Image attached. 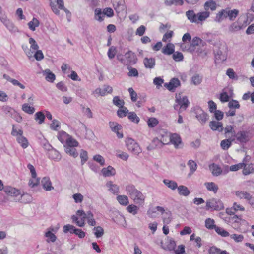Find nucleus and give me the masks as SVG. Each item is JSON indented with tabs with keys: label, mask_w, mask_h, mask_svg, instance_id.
Masks as SVG:
<instances>
[{
	"label": "nucleus",
	"mask_w": 254,
	"mask_h": 254,
	"mask_svg": "<svg viewBox=\"0 0 254 254\" xmlns=\"http://www.w3.org/2000/svg\"><path fill=\"white\" fill-rule=\"evenodd\" d=\"M127 193L133 200L134 203L138 205L144 204L145 196L133 185H128L126 187Z\"/></svg>",
	"instance_id": "1"
},
{
	"label": "nucleus",
	"mask_w": 254,
	"mask_h": 254,
	"mask_svg": "<svg viewBox=\"0 0 254 254\" xmlns=\"http://www.w3.org/2000/svg\"><path fill=\"white\" fill-rule=\"evenodd\" d=\"M224 208L223 202L219 199L213 198L207 200L206 203V209L207 210L211 209L219 211L223 209Z\"/></svg>",
	"instance_id": "2"
},
{
	"label": "nucleus",
	"mask_w": 254,
	"mask_h": 254,
	"mask_svg": "<svg viewBox=\"0 0 254 254\" xmlns=\"http://www.w3.org/2000/svg\"><path fill=\"white\" fill-rule=\"evenodd\" d=\"M87 217V213H85L82 210H79L76 212V215H73L72 216L71 219L77 226L82 227L85 224Z\"/></svg>",
	"instance_id": "3"
},
{
	"label": "nucleus",
	"mask_w": 254,
	"mask_h": 254,
	"mask_svg": "<svg viewBox=\"0 0 254 254\" xmlns=\"http://www.w3.org/2000/svg\"><path fill=\"white\" fill-rule=\"evenodd\" d=\"M126 145L128 150L135 155H138L142 152L139 144L131 138H127L126 139Z\"/></svg>",
	"instance_id": "4"
},
{
	"label": "nucleus",
	"mask_w": 254,
	"mask_h": 254,
	"mask_svg": "<svg viewBox=\"0 0 254 254\" xmlns=\"http://www.w3.org/2000/svg\"><path fill=\"white\" fill-rule=\"evenodd\" d=\"M50 6L53 12L56 14H59L60 10H64L66 13L69 11L64 8L63 0H49Z\"/></svg>",
	"instance_id": "5"
},
{
	"label": "nucleus",
	"mask_w": 254,
	"mask_h": 254,
	"mask_svg": "<svg viewBox=\"0 0 254 254\" xmlns=\"http://www.w3.org/2000/svg\"><path fill=\"white\" fill-rule=\"evenodd\" d=\"M11 134L13 136H17V141L19 144L23 148H26L28 147L29 143L25 137H24L23 134V131L21 129H19L17 130L15 128L14 125H13L12 130L11 132Z\"/></svg>",
	"instance_id": "6"
},
{
	"label": "nucleus",
	"mask_w": 254,
	"mask_h": 254,
	"mask_svg": "<svg viewBox=\"0 0 254 254\" xmlns=\"http://www.w3.org/2000/svg\"><path fill=\"white\" fill-rule=\"evenodd\" d=\"M175 101L177 104L174 105V108L175 110H178L179 108V114L181 113L182 110H185L190 103L187 96H183V97L180 96H176Z\"/></svg>",
	"instance_id": "7"
},
{
	"label": "nucleus",
	"mask_w": 254,
	"mask_h": 254,
	"mask_svg": "<svg viewBox=\"0 0 254 254\" xmlns=\"http://www.w3.org/2000/svg\"><path fill=\"white\" fill-rule=\"evenodd\" d=\"M215 61L216 63H219L227 59L226 47L225 46L219 47L214 51Z\"/></svg>",
	"instance_id": "8"
},
{
	"label": "nucleus",
	"mask_w": 254,
	"mask_h": 254,
	"mask_svg": "<svg viewBox=\"0 0 254 254\" xmlns=\"http://www.w3.org/2000/svg\"><path fill=\"white\" fill-rule=\"evenodd\" d=\"M22 47L25 53L29 59L34 57L36 60L41 61L44 58V55L41 50L38 49L35 51V52L34 54L35 51H31L27 46L23 45Z\"/></svg>",
	"instance_id": "9"
},
{
	"label": "nucleus",
	"mask_w": 254,
	"mask_h": 254,
	"mask_svg": "<svg viewBox=\"0 0 254 254\" xmlns=\"http://www.w3.org/2000/svg\"><path fill=\"white\" fill-rule=\"evenodd\" d=\"M196 118L202 125H203L208 121L209 116L199 107H196L194 109Z\"/></svg>",
	"instance_id": "10"
},
{
	"label": "nucleus",
	"mask_w": 254,
	"mask_h": 254,
	"mask_svg": "<svg viewBox=\"0 0 254 254\" xmlns=\"http://www.w3.org/2000/svg\"><path fill=\"white\" fill-rule=\"evenodd\" d=\"M95 19L99 21L103 20L105 16L111 17V8H107L102 11L100 8H97L95 10Z\"/></svg>",
	"instance_id": "11"
},
{
	"label": "nucleus",
	"mask_w": 254,
	"mask_h": 254,
	"mask_svg": "<svg viewBox=\"0 0 254 254\" xmlns=\"http://www.w3.org/2000/svg\"><path fill=\"white\" fill-rule=\"evenodd\" d=\"M125 60L123 61V64L130 66L134 64L137 60L136 55L131 51L127 52L125 55Z\"/></svg>",
	"instance_id": "12"
},
{
	"label": "nucleus",
	"mask_w": 254,
	"mask_h": 254,
	"mask_svg": "<svg viewBox=\"0 0 254 254\" xmlns=\"http://www.w3.org/2000/svg\"><path fill=\"white\" fill-rule=\"evenodd\" d=\"M240 143H246L251 138L249 132L247 131H240L237 133H234V137Z\"/></svg>",
	"instance_id": "13"
},
{
	"label": "nucleus",
	"mask_w": 254,
	"mask_h": 254,
	"mask_svg": "<svg viewBox=\"0 0 254 254\" xmlns=\"http://www.w3.org/2000/svg\"><path fill=\"white\" fill-rule=\"evenodd\" d=\"M180 81L177 78H173L169 83H165L164 86L170 91L174 92L176 88L180 86Z\"/></svg>",
	"instance_id": "14"
},
{
	"label": "nucleus",
	"mask_w": 254,
	"mask_h": 254,
	"mask_svg": "<svg viewBox=\"0 0 254 254\" xmlns=\"http://www.w3.org/2000/svg\"><path fill=\"white\" fill-rule=\"evenodd\" d=\"M235 195L240 199H245L249 201L250 203L251 200L252 199V195L248 192L242 190H238L235 192Z\"/></svg>",
	"instance_id": "15"
},
{
	"label": "nucleus",
	"mask_w": 254,
	"mask_h": 254,
	"mask_svg": "<svg viewBox=\"0 0 254 254\" xmlns=\"http://www.w3.org/2000/svg\"><path fill=\"white\" fill-rule=\"evenodd\" d=\"M4 190L7 195L12 197H17L21 195L20 190L11 187H5Z\"/></svg>",
	"instance_id": "16"
},
{
	"label": "nucleus",
	"mask_w": 254,
	"mask_h": 254,
	"mask_svg": "<svg viewBox=\"0 0 254 254\" xmlns=\"http://www.w3.org/2000/svg\"><path fill=\"white\" fill-rule=\"evenodd\" d=\"M166 243V246H163V243L161 242V247L164 250L169 251L175 250L176 244L173 239L167 238Z\"/></svg>",
	"instance_id": "17"
},
{
	"label": "nucleus",
	"mask_w": 254,
	"mask_h": 254,
	"mask_svg": "<svg viewBox=\"0 0 254 254\" xmlns=\"http://www.w3.org/2000/svg\"><path fill=\"white\" fill-rule=\"evenodd\" d=\"M209 127L213 131L218 130L219 132H222L223 130L222 123L218 121H211L209 123Z\"/></svg>",
	"instance_id": "18"
},
{
	"label": "nucleus",
	"mask_w": 254,
	"mask_h": 254,
	"mask_svg": "<svg viewBox=\"0 0 254 254\" xmlns=\"http://www.w3.org/2000/svg\"><path fill=\"white\" fill-rule=\"evenodd\" d=\"M212 174L214 176H218L223 173V171L221 167L215 163H213L209 166Z\"/></svg>",
	"instance_id": "19"
},
{
	"label": "nucleus",
	"mask_w": 254,
	"mask_h": 254,
	"mask_svg": "<svg viewBox=\"0 0 254 254\" xmlns=\"http://www.w3.org/2000/svg\"><path fill=\"white\" fill-rule=\"evenodd\" d=\"M42 185L43 188L47 191H50L54 189V187L52 185V182L49 177H44L42 179Z\"/></svg>",
	"instance_id": "20"
},
{
	"label": "nucleus",
	"mask_w": 254,
	"mask_h": 254,
	"mask_svg": "<svg viewBox=\"0 0 254 254\" xmlns=\"http://www.w3.org/2000/svg\"><path fill=\"white\" fill-rule=\"evenodd\" d=\"M204 8L205 10L208 11L209 10L215 11L217 8V4L216 1L213 0L206 1L204 4Z\"/></svg>",
	"instance_id": "21"
},
{
	"label": "nucleus",
	"mask_w": 254,
	"mask_h": 254,
	"mask_svg": "<svg viewBox=\"0 0 254 254\" xmlns=\"http://www.w3.org/2000/svg\"><path fill=\"white\" fill-rule=\"evenodd\" d=\"M175 51V46L171 43H168L162 49V52L165 55H170Z\"/></svg>",
	"instance_id": "22"
},
{
	"label": "nucleus",
	"mask_w": 254,
	"mask_h": 254,
	"mask_svg": "<svg viewBox=\"0 0 254 254\" xmlns=\"http://www.w3.org/2000/svg\"><path fill=\"white\" fill-rule=\"evenodd\" d=\"M188 19L191 23H197V14H195L193 10H189L186 12Z\"/></svg>",
	"instance_id": "23"
},
{
	"label": "nucleus",
	"mask_w": 254,
	"mask_h": 254,
	"mask_svg": "<svg viewBox=\"0 0 254 254\" xmlns=\"http://www.w3.org/2000/svg\"><path fill=\"white\" fill-rule=\"evenodd\" d=\"M227 15V9L225 8L224 9H222L217 13L215 18V21L217 22H220L224 19H225L228 17Z\"/></svg>",
	"instance_id": "24"
},
{
	"label": "nucleus",
	"mask_w": 254,
	"mask_h": 254,
	"mask_svg": "<svg viewBox=\"0 0 254 254\" xmlns=\"http://www.w3.org/2000/svg\"><path fill=\"white\" fill-rule=\"evenodd\" d=\"M124 1L121 0L120 3L115 7V9L117 13L118 16L120 15L121 16L124 17L125 16V6L124 5Z\"/></svg>",
	"instance_id": "25"
},
{
	"label": "nucleus",
	"mask_w": 254,
	"mask_h": 254,
	"mask_svg": "<svg viewBox=\"0 0 254 254\" xmlns=\"http://www.w3.org/2000/svg\"><path fill=\"white\" fill-rule=\"evenodd\" d=\"M143 63L146 68H153L155 65V60L153 58H145L143 60Z\"/></svg>",
	"instance_id": "26"
},
{
	"label": "nucleus",
	"mask_w": 254,
	"mask_h": 254,
	"mask_svg": "<svg viewBox=\"0 0 254 254\" xmlns=\"http://www.w3.org/2000/svg\"><path fill=\"white\" fill-rule=\"evenodd\" d=\"M235 140V138H228L227 139L222 140L220 143L221 148L224 150L228 149L232 144V142Z\"/></svg>",
	"instance_id": "27"
},
{
	"label": "nucleus",
	"mask_w": 254,
	"mask_h": 254,
	"mask_svg": "<svg viewBox=\"0 0 254 254\" xmlns=\"http://www.w3.org/2000/svg\"><path fill=\"white\" fill-rule=\"evenodd\" d=\"M208 190L212 191L214 193H216L218 190V186L214 182H206L204 183Z\"/></svg>",
	"instance_id": "28"
},
{
	"label": "nucleus",
	"mask_w": 254,
	"mask_h": 254,
	"mask_svg": "<svg viewBox=\"0 0 254 254\" xmlns=\"http://www.w3.org/2000/svg\"><path fill=\"white\" fill-rule=\"evenodd\" d=\"M254 173V164L251 163L246 165L245 163V166L243 167V174L244 175H248Z\"/></svg>",
	"instance_id": "29"
},
{
	"label": "nucleus",
	"mask_w": 254,
	"mask_h": 254,
	"mask_svg": "<svg viewBox=\"0 0 254 254\" xmlns=\"http://www.w3.org/2000/svg\"><path fill=\"white\" fill-rule=\"evenodd\" d=\"M170 142L174 145L175 147H177L181 143V137L176 133L173 134L170 136Z\"/></svg>",
	"instance_id": "30"
},
{
	"label": "nucleus",
	"mask_w": 254,
	"mask_h": 254,
	"mask_svg": "<svg viewBox=\"0 0 254 254\" xmlns=\"http://www.w3.org/2000/svg\"><path fill=\"white\" fill-rule=\"evenodd\" d=\"M118 202L122 205L127 206L129 203V199L125 195H119L117 196Z\"/></svg>",
	"instance_id": "31"
},
{
	"label": "nucleus",
	"mask_w": 254,
	"mask_h": 254,
	"mask_svg": "<svg viewBox=\"0 0 254 254\" xmlns=\"http://www.w3.org/2000/svg\"><path fill=\"white\" fill-rule=\"evenodd\" d=\"M177 188L178 189V193L180 195L187 196L190 193V191L188 188L185 186L180 185L179 187H177Z\"/></svg>",
	"instance_id": "32"
},
{
	"label": "nucleus",
	"mask_w": 254,
	"mask_h": 254,
	"mask_svg": "<svg viewBox=\"0 0 254 254\" xmlns=\"http://www.w3.org/2000/svg\"><path fill=\"white\" fill-rule=\"evenodd\" d=\"M122 129V126L117 124L116 125L112 127V131L115 132L118 138H122L123 137V133L122 131H121Z\"/></svg>",
	"instance_id": "33"
},
{
	"label": "nucleus",
	"mask_w": 254,
	"mask_h": 254,
	"mask_svg": "<svg viewBox=\"0 0 254 254\" xmlns=\"http://www.w3.org/2000/svg\"><path fill=\"white\" fill-rule=\"evenodd\" d=\"M112 102L114 105L116 106L118 108H122L125 105L124 100L118 96L113 97Z\"/></svg>",
	"instance_id": "34"
},
{
	"label": "nucleus",
	"mask_w": 254,
	"mask_h": 254,
	"mask_svg": "<svg viewBox=\"0 0 254 254\" xmlns=\"http://www.w3.org/2000/svg\"><path fill=\"white\" fill-rule=\"evenodd\" d=\"M110 91V88L109 86L104 87L103 88H97L94 92L93 93L101 96H105L107 94L109 93Z\"/></svg>",
	"instance_id": "35"
},
{
	"label": "nucleus",
	"mask_w": 254,
	"mask_h": 254,
	"mask_svg": "<svg viewBox=\"0 0 254 254\" xmlns=\"http://www.w3.org/2000/svg\"><path fill=\"white\" fill-rule=\"evenodd\" d=\"M210 16V12L209 11H205L203 12H199L197 13V23L199 21H205Z\"/></svg>",
	"instance_id": "36"
},
{
	"label": "nucleus",
	"mask_w": 254,
	"mask_h": 254,
	"mask_svg": "<svg viewBox=\"0 0 254 254\" xmlns=\"http://www.w3.org/2000/svg\"><path fill=\"white\" fill-rule=\"evenodd\" d=\"M163 182L166 186L172 190H175L178 187L177 183L174 181L164 179Z\"/></svg>",
	"instance_id": "37"
},
{
	"label": "nucleus",
	"mask_w": 254,
	"mask_h": 254,
	"mask_svg": "<svg viewBox=\"0 0 254 254\" xmlns=\"http://www.w3.org/2000/svg\"><path fill=\"white\" fill-rule=\"evenodd\" d=\"M227 9V16L231 21H233L236 18L239 14V11L237 9L230 10Z\"/></svg>",
	"instance_id": "38"
},
{
	"label": "nucleus",
	"mask_w": 254,
	"mask_h": 254,
	"mask_svg": "<svg viewBox=\"0 0 254 254\" xmlns=\"http://www.w3.org/2000/svg\"><path fill=\"white\" fill-rule=\"evenodd\" d=\"M29 28L32 31L36 30V28L39 26V21L36 18H33L32 20L28 23Z\"/></svg>",
	"instance_id": "39"
},
{
	"label": "nucleus",
	"mask_w": 254,
	"mask_h": 254,
	"mask_svg": "<svg viewBox=\"0 0 254 254\" xmlns=\"http://www.w3.org/2000/svg\"><path fill=\"white\" fill-rule=\"evenodd\" d=\"M3 23L9 31L13 32H15L17 31V27H15L13 23L9 20H5L4 21H3Z\"/></svg>",
	"instance_id": "40"
},
{
	"label": "nucleus",
	"mask_w": 254,
	"mask_h": 254,
	"mask_svg": "<svg viewBox=\"0 0 254 254\" xmlns=\"http://www.w3.org/2000/svg\"><path fill=\"white\" fill-rule=\"evenodd\" d=\"M115 155L124 161H127L129 157V155L127 153L119 150L115 151Z\"/></svg>",
	"instance_id": "41"
},
{
	"label": "nucleus",
	"mask_w": 254,
	"mask_h": 254,
	"mask_svg": "<svg viewBox=\"0 0 254 254\" xmlns=\"http://www.w3.org/2000/svg\"><path fill=\"white\" fill-rule=\"evenodd\" d=\"M128 112L129 111L127 108L123 106L122 108H119L117 114L119 118H123L126 117Z\"/></svg>",
	"instance_id": "42"
},
{
	"label": "nucleus",
	"mask_w": 254,
	"mask_h": 254,
	"mask_svg": "<svg viewBox=\"0 0 254 254\" xmlns=\"http://www.w3.org/2000/svg\"><path fill=\"white\" fill-rule=\"evenodd\" d=\"M65 142L68 146L67 147H75L78 145V142L75 139L70 136L66 140Z\"/></svg>",
	"instance_id": "43"
},
{
	"label": "nucleus",
	"mask_w": 254,
	"mask_h": 254,
	"mask_svg": "<svg viewBox=\"0 0 254 254\" xmlns=\"http://www.w3.org/2000/svg\"><path fill=\"white\" fill-rule=\"evenodd\" d=\"M45 119V115L41 111L38 112L35 114V120L39 124H42L44 122Z\"/></svg>",
	"instance_id": "44"
},
{
	"label": "nucleus",
	"mask_w": 254,
	"mask_h": 254,
	"mask_svg": "<svg viewBox=\"0 0 254 254\" xmlns=\"http://www.w3.org/2000/svg\"><path fill=\"white\" fill-rule=\"evenodd\" d=\"M188 165L189 166L190 173L189 174L190 176L193 174L197 169V164L193 160H190L188 162Z\"/></svg>",
	"instance_id": "45"
},
{
	"label": "nucleus",
	"mask_w": 254,
	"mask_h": 254,
	"mask_svg": "<svg viewBox=\"0 0 254 254\" xmlns=\"http://www.w3.org/2000/svg\"><path fill=\"white\" fill-rule=\"evenodd\" d=\"M88 224L92 226H95L96 224V221L94 218L93 213L91 211L87 212V217L86 219Z\"/></svg>",
	"instance_id": "46"
},
{
	"label": "nucleus",
	"mask_w": 254,
	"mask_h": 254,
	"mask_svg": "<svg viewBox=\"0 0 254 254\" xmlns=\"http://www.w3.org/2000/svg\"><path fill=\"white\" fill-rule=\"evenodd\" d=\"M22 110L24 112L29 114H32L35 112L34 108L32 106H30L27 103H25L22 105Z\"/></svg>",
	"instance_id": "47"
},
{
	"label": "nucleus",
	"mask_w": 254,
	"mask_h": 254,
	"mask_svg": "<svg viewBox=\"0 0 254 254\" xmlns=\"http://www.w3.org/2000/svg\"><path fill=\"white\" fill-rule=\"evenodd\" d=\"M128 118L131 122L135 123H138L140 121L139 118L137 116L136 114L133 112H128Z\"/></svg>",
	"instance_id": "48"
},
{
	"label": "nucleus",
	"mask_w": 254,
	"mask_h": 254,
	"mask_svg": "<svg viewBox=\"0 0 254 254\" xmlns=\"http://www.w3.org/2000/svg\"><path fill=\"white\" fill-rule=\"evenodd\" d=\"M69 135L67 133L64 131H62L59 133L58 138L62 143H64L65 142L66 140L69 137Z\"/></svg>",
	"instance_id": "49"
},
{
	"label": "nucleus",
	"mask_w": 254,
	"mask_h": 254,
	"mask_svg": "<svg viewBox=\"0 0 254 254\" xmlns=\"http://www.w3.org/2000/svg\"><path fill=\"white\" fill-rule=\"evenodd\" d=\"M94 235L97 238L101 237L104 234V229L100 226L94 227Z\"/></svg>",
	"instance_id": "50"
},
{
	"label": "nucleus",
	"mask_w": 254,
	"mask_h": 254,
	"mask_svg": "<svg viewBox=\"0 0 254 254\" xmlns=\"http://www.w3.org/2000/svg\"><path fill=\"white\" fill-rule=\"evenodd\" d=\"M215 221L211 218H207L205 220V227L209 229H214L216 225L214 224Z\"/></svg>",
	"instance_id": "51"
},
{
	"label": "nucleus",
	"mask_w": 254,
	"mask_h": 254,
	"mask_svg": "<svg viewBox=\"0 0 254 254\" xmlns=\"http://www.w3.org/2000/svg\"><path fill=\"white\" fill-rule=\"evenodd\" d=\"M163 223L166 224H169L172 220L171 218V213L170 211L166 212L164 213L163 216Z\"/></svg>",
	"instance_id": "52"
},
{
	"label": "nucleus",
	"mask_w": 254,
	"mask_h": 254,
	"mask_svg": "<svg viewBox=\"0 0 254 254\" xmlns=\"http://www.w3.org/2000/svg\"><path fill=\"white\" fill-rule=\"evenodd\" d=\"M127 69L129 71L127 73L129 77H137L138 76V72L136 68L132 67L130 65L127 66Z\"/></svg>",
	"instance_id": "53"
},
{
	"label": "nucleus",
	"mask_w": 254,
	"mask_h": 254,
	"mask_svg": "<svg viewBox=\"0 0 254 254\" xmlns=\"http://www.w3.org/2000/svg\"><path fill=\"white\" fill-rule=\"evenodd\" d=\"M74 226L70 224H67L64 226L63 227V231L65 233H67V232H70L71 234L74 233V230H76Z\"/></svg>",
	"instance_id": "54"
},
{
	"label": "nucleus",
	"mask_w": 254,
	"mask_h": 254,
	"mask_svg": "<svg viewBox=\"0 0 254 254\" xmlns=\"http://www.w3.org/2000/svg\"><path fill=\"white\" fill-rule=\"evenodd\" d=\"M224 131L225 134L226 135V137L228 138H229V137L228 135L229 133H231L232 136L234 137V133H236L233 127L231 125L226 126L225 128H224Z\"/></svg>",
	"instance_id": "55"
},
{
	"label": "nucleus",
	"mask_w": 254,
	"mask_h": 254,
	"mask_svg": "<svg viewBox=\"0 0 254 254\" xmlns=\"http://www.w3.org/2000/svg\"><path fill=\"white\" fill-rule=\"evenodd\" d=\"M214 230L218 234L222 237H227L229 235V232L221 227L216 226Z\"/></svg>",
	"instance_id": "56"
},
{
	"label": "nucleus",
	"mask_w": 254,
	"mask_h": 254,
	"mask_svg": "<svg viewBox=\"0 0 254 254\" xmlns=\"http://www.w3.org/2000/svg\"><path fill=\"white\" fill-rule=\"evenodd\" d=\"M45 237L48 238L47 241L48 242H55L56 240L57 237L55 235L52 233L50 231H48L45 233Z\"/></svg>",
	"instance_id": "57"
},
{
	"label": "nucleus",
	"mask_w": 254,
	"mask_h": 254,
	"mask_svg": "<svg viewBox=\"0 0 254 254\" xmlns=\"http://www.w3.org/2000/svg\"><path fill=\"white\" fill-rule=\"evenodd\" d=\"M127 210L129 213L135 215L138 212V208L135 205L131 204L127 207Z\"/></svg>",
	"instance_id": "58"
},
{
	"label": "nucleus",
	"mask_w": 254,
	"mask_h": 254,
	"mask_svg": "<svg viewBox=\"0 0 254 254\" xmlns=\"http://www.w3.org/2000/svg\"><path fill=\"white\" fill-rule=\"evenodd\" d=\"M29 43L30 44V50L32 51H35L39 49V46L38 45L36 41L33 38H30L29 39Z\"/></svg>",
	"instance_id": "59"
},
{
	"label": "nucleus",
	"mask_w": 254,
	"mask_h": 254,
	"mask_svg": "<svg viewBox=\"0 0 254 254\" xmlns=\"http://www.w3.org/2000/svg\"><path fill=\"white\" fill-rule=\"evenodd\" d=\"M202 78L198 74H195L191 78V82L195 85H198L202 82Z\"/></svg>",
	"instance_id": "60"
},
{
	"label": "nucleus",
	"mask_w": 254,
	"mask_h": 254,
	"mask_svg": "<svg viewBox=\"0 0 254 254\" xmlns=\"http://www.w3.org/2000/svg\"><path fill=\"white\" fill-rule=\"evenodd\" d=\"M173 59L176 62L182 61L183 60L184 56L181 52H176L173 53Z\"/></svg>",
	"instance_id": "61"
},
{
	"label": "nucleus",
	"mask_w": 254,
	"mask_h": 254,
	"mask_svg": "<svg viewBox=\"0 0 254 254\" xmlns=\"http://www.w3.org/2000/svg\"><path fill=\"white\" fill-rule=\"evenodd\" d=\"M158 120L155 118H150L147 121V124L149 127L152 128L158 124Z\"/></svg>",
	"instance_id": "62"
},
{
	"label": "nucleus",
	"mask_w": 254,
	"mask_h": 254,
	"mask_svg": "<svg viewBox=\"0 0 254 254\" xmlns=\"http://www.w3.org/2000/svg\"><path fill=\"white\" fill-rule=\"evenodd\" d=\"M40 182V179L36 176L32 177L29 181V186L31 187H34L37 186Z\"/></svg>",
	"instance_id": "63"
},
{
	"label": "nucleus",
	"mask_w": 254,
	"mask_h": 254,
	"mask_svg": "<svg viewBox=\"0 0 254 254\" xmlns=\"http://www.w3.org/2000/svg\"><path fill=\"white\" fill-rule=\"evenodd\" d=\"M66 152L74 158L77 157L78 155L76 149L74 147H67L66 148Z\"/></svg>",
	"instance_id": "64"
}]
</instances>
